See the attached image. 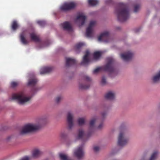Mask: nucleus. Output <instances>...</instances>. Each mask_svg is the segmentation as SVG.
<instances>
[{
    "instance_id": "1",
    "label": "nucleus",
    "mask_w": 160,
    "mask_h": 160,
    "mask_svg": "<svg viewBox=\"0 0 160 160\" xmlns=\"http://www.w3.org/2000/svg\"><path fill=\"white\" fill-rule=\"evenodd\" d=\"M118 19L120 22H124L130 17L129 11L127 4L122 3H119L116 10Z\"/></svg>"
},
{
    "instance_id": "9",
    "label": "nucleus",
    "mask_w": 160,
    "mask_h": 160,
    "mask_svg": "<svg viewBox=\"0 0 160 160\" xmlns=\"http://www.w3.org/2000/svg\"><path fill=\"white\" fill-rule=\"evenodd\" d=\"M133 56V54L131 52L128 51L122 54L121 55V57L123 60L127 61L130 60Z\"/></svg>"
},
{
    "instance_id": "7",
    "label": "nucleus",
    "mask_w": 160,
    "mask_h": 160,
    "mask_svg": "<svg viewBox=\"0 0 160 160\" xmlns=\"http://www.w3.org/2000/svg\"><path fill=\"white\" fill-rule=\"evenodd\" d=\"M74 155L78 159L83 158L84 155V152L82 146L79 147L75 150Z\"/></svg>"
},
{
    "instance_id": "13",
    "label": "nucleus",
    "mask_w": 160,
    "mask_h": 160,
    "mask_svg": "<svg viewBox=\"0 0 160 160\" xmlns=\"http://www.w3.org/2000/svg\"><path fill=\"white\" fill-rule=\"evenodd\" d=\"M91 135V133L89 132L87 135H86L82 129H80L78 130V135L77 138L78 139H82L88 138Z\"/></svg>"
},
{
    "instance_id": "21",
    "label": "nucleus",
    "mask_w": 160,
    "mask_h": 160,
    "mask_svg": "<svg viewBox=\"0 0 160 160\" xmlns=\"http://www.w3.org/2000/svg\"><path fill=\"white\" fill-rule=\"evenodd\" d=\"M30 36L31 40L35 42H40V39L39 37L37 36L35 32H32L30 33Z\"/></svg>"
},
{
    "instance_id": "10",
    "label": "nucleus",
    "mask_w": 160,
    "mask_h": 160,
    "mask_svg": "<svg viewBox=\"0 0 160 160\" xmlns=\"http://www.w3.org/2000/svg\"><path fill=\"white\" fill-rule=\"evenodd\" d=\"M84 80L86 82L87 85H84L81 84L79 85V88L82 89H86L89 88L90 87L89 83L91 81V79L87 76H85L83 78Z\"/></svg>"
},
{
    "instance_id": "31",
    "label": "nucleus",
    "mask_w": 160,
    "mask_h": 160,
    "mask_svg": "<svg viewBox=\"0 0 160 160\" xmlns=\"http://www.w3.org/2000/svg\"><path fill=\"white\" fill-rule=\"evenodd\" d=\"M96 121L95 119H92L90 122V128L91 129H92L94 128V124Z\"/></svg>"
},
{
    "instance_id": "24",
    "label": "nucleus",
    "mask_w": 160,
    "mask_h": 160,
    "mask_svg": "<svg viewBox=\"0 0 160 160\" xmlns=\"http://www.w3.org/2000/svg\"><path fill=\"white\" fill-rule=\"evenodd\" d=\"M42 153V152L38 149L34 150L32 152V156L34 158H36L40 156Z\"/></svg>"
},
{
    "instance_id": "19",
    "label": "nucleus",
    "mask_w": 160,
    "mask_h": 160,
    "mask_svg": "<svg viewBox=\"0 0 160 160\" xmlns=\"http://www.w3.org/2000/svg\"><path fill=\"white\" fill-rule=\"evenodd\" d=\"M62 25L64 29L68 31H72V28L68 22H65Z\"/></svg>"
},
{
    "instance_id": "26",
    "label": "nucleus",
    "mask_w": 160,
    "mask_h": 160,
    "mask_svg": "<svg viewBox=\"0 0 160 160\" xmlns=\"http://www.w3.org/2000/svg\"><path fill=\"white\" fill-rule=\"evenodd\" d=\"M11 27L13 30H16L18 27L17 22L16 21H13L12 22Z\"/></svg>"
},
{
    "instance_id": "29",
    "label": "nucleus",
    "mask_w": 160,
    "mask_h": 160,
    "mask_svg": "<svg viewBox=\"0 0 160 160\" xmlns=\"http://www.w3.org/2000/svg\"><path fill=\"white\" fill-rule=\"evenodd\" d=\"M78 124L79 126H81L84 124L85 123V120L83 118H80L78 120Z\"/></svg>"
},
{
    "instance_id": "36",
    "label": "nucleus",
    "mask_w": 160,
    "mask_h": 160,
    "mask_svg": "<svg viewBox=\"0 0 160 160\" xmlns=\"http://www.w3.org/2000/svg\"><path fill=\"white\" fill-rule=\"evenodd\" d=\"M106 83V79L104 77H103L101 80V84L102 85H105Z\"/></svg>"
},
{
    "instance_id": "20",
    "label": "nucleus",
    "mask_w": 160,
    "mask_h": 160,
    "mask_svg": "<svg viewBox=\"0 0 160 160\" xmlns=\"http://www.w3.org/2000/svg\"><path fill=\"white\" fill-rule=\"evenodd\" d=\"M115 97V93L112 91L108 92L105 95V98L106 99L110 100H113Z\"/></svg>"
},
{
    "instance_id": "37",
    "label": "nucleus",
    "mask_w": 160,
    "mask_h": 160,
    "mask_svg": "<svg viewBox=\"0 0 160 160\" xmlns=\"http://www.w3.org/2000/svg\"><path fill=\"white\" fill-rule=\"evenodd\" d=\"M62 99V97L61 96H58L56 98V101L57 103L59 102Z\"/></svg>"
},
{
    "instance_id": "22",
    "label": "nucleus",
    "mask_w": 160,
    "mask_h": 160,
    "mask_svg": "<svg viewBox=\"0 0 160 160\" xmlns=\"http://www.w3.org/2000/svg\"><path fill=\"white\" fill-rule=\"evenodd\" d=\"M37 82V79L35 77L33 76L29 79L28 84V85L34 86Z\"/></svg>"
},
{
    "instance_id": "5",
    "label": "nucleus",
    "mask_w": 160,
    "mask_h": 160,
    "mask_svg": "<svg viewBox=\"0 0 160 160\" xmlns=\"http://www.w3.org/2000/svg\"><path fill=\"white\" fill-rule=\"evenodd\" d=\"M128 139L126 137L124 131L121 132L118 138V145L121 147H123L128 143Z\"/></svg>"
},
{
    "instance_id": "16",
    "label": "nucleus",
    "mask_w": 160,
    "mask_h": 160,
    "mask_svg": "<svg viewBox=\"0 0 160 160\" xmlns=\"http://www.w3.org/2000/svg\"><path fill=\"white\" fill-rule=\"evenodd\" d=\"M27 31H23L20 34V38L21 42L24 45H26L29 42L25 38Z\"/></svg>"
},
{
    "instance_id": "11",
    "label": "nucleus",
    "mask_w": 160,
    "mask_h": 160,
    "mask_svg": "<svg viewBox=\"0 0 160 160\" xmlns=\"http://www.w3.org/2000/svg\"><path fill=\"white\" fill-rule=\"evenodd\" d=\"M73 118L72 114L70 112H68L67 114V120L69 129H71L73 126Z\"/></svg>"
},
{
    "instance_id": "28",
    "label": "nucleus",
    "mask_w": 160,
    "mask_h": 160,
    "mask_svg": "<svg viewBox=\"0 0 160 160\" xmlns=\"http://www.w3.org/2000/svg\"><path fill=\"white\" fill-rule=\"evenodd\" d=\"M101 55V53L100 52H96L93 53V57L95 59H98L100 58Z\"/></svg>"
},
{
    "instance_id": "12",
    "label": "nucleus",
    "mask_w": 160,
    "mask_h": 160,
    "mask_svg": "<svg viewBox=\"0 0 160 160\" xmlns=\"http://www.w3.org/2000/svg\"><path fill=\"white\" fill-rule=\"evenodd\" d=\"M109 33L107 31H105L102 33L98 37V40L99 41L103 40L106 42H108V40H105V39H108L109 38Z\"/></svg>"
},
{
    "instance_id": "43",
    "label": "nucleus",
    "mask_w": 160,
    "mask_h": 160,
    "mask_svg": "<svg viewBox=\"0 0 160 160\" xmlns=\"http://www.w3.org/2000/svg\"><path fill=\"white\" fill-rule=\"evenodd\" d=\"M139 29L136 30L135 32H138L139 31Z\"/></svg>"
},
{
    "instance_id": "8",
    "label": "nucleus",
    "mask_w": 160,
    "mask_h": 160,
    "mask_svg": "<svg viewBox=\"0 0 160 160\" xmlns=\"http://www.w3.org/2000/svg\"><path fill=\"white\" fill-rule=\"evenodd\" d=\"M96 22L95 21H91L90 22L88 27L86 29V36L88 37L92 36V28L95 25Z\"/></svg>"
},
{
    "instance_id": "4",
    "label": "nucleus",
    "mask_w": 160,
    "mask_h": 160,
    "mask_svg": "<svg viewBox=\"0 0 160 160\" xmlns=\"http://www.w3.org/2000/svg\"><path fill=\"white\" fill-rule=\"evenodd\" d=\"M40 126L36 124H28L24 126L20 131L21 135H24L35 132L40 128Z\"/></svg>"
},
{
    "instance_id": "3",
    "label": "nucleus",
    "mask_w": 160,
    "mask_h": 160,
    "mask_svg": "<svg viewBox=\"0 0 160 160\" xmlns=\"http://www.w3.org/2000/svg\"><path fill=\"white\" fill-rule=\"evenodd\" d=\"M12 99H16L19 104L24 105L28 102L31 99V97H26L23 92H21L17 94H13L12 95Z\"/></svg>"
},
{
    "instance_id": "23",
    "label": "nucleus",
    "mask_w": 160,
    "mask_h": 160,
    "mask_svg": "<svg viewBox=\"0 0 160 160\" xmlns=\"http://www.w3.org/2000/svg\"><path fill=\"white\" fill-rule=\"evenodd\" d=\"M152 80L154 83L158 82L160 81V71L156 75L153 76Z\"/></svg>"
},
{
    "instance_id": "38",
    "label": "nucleus",
    "mask_w": 160,
    "mask_h": 160,
    "mask_svg": "<svg viewBox=\"0 0 160 160\" xmlns=\"http://www.w3.org/2000/svg\"><path fill=\"white\" fill-rule=\"evenodd\" d=\"M99 148L97 146L93 148V150L95 152H97L99 151Z\"/></svg>"
},
{
    "instance_id": "17",
    "label": "nucleus",
    "mask_w": 160,
    "mask_h": 160,
    "mask_svg": "<svg viewBox=\"0 0 160 160\" xmlns=\"http://www.w3.org/2000/svg\"><path fill=\"white\" fill-rule=\"evenodd\" d=\"M66 66L67 67H69L70 66L75 64L76 61L73 58H66Z\"/></svg>"
},
{
    "instance_id": "34",
    "label": "nucleus",
    "mask_w": 160,
    "mask_h": 160,
    "mask_svg": "<svg viewBox=\"0 0 160 160\" xmlns=\"http://www.w3.org/2000/svg\"><path fill=\"white\" fill-rule=\"evenodd\" d=\"M84 45V43L82 42H80L77 44L75 46V48L77 49H79L81 47Z\"/></svg>"
},
{
    "instance_id": "18",
    "label": "nucleus",
    "mask_w": 160,
    "mask_h": 160,
    "mask_svg": "<svg viewBox=\"0 0 160 160\" xmlns=\"http://www.w3.org/2000/svg\"><path fill=\"white\" fill-rule=\"evenodd\" d=\"M53 68L52 67H45L42 68L40 70L41 74L48 73L51 72Z\"/></svg>"
},
{
    "instance_id": "42",
    "label": "nucleus",
    "mask_w": 160,
    "mask_h": 160,
    "mask_svg": "<svg viewBox=\"0 0 160 160\" xmlns=\"http://www.w3.org/2000/svg\"><path fill=\"white\" fill-rule=\"evenodd\" d=\"M61 136L62 138H64L65 136V135L64 134V132L61 133Z\"/></svg>"
},
{
    "instance_id": "40",
    "label": "nucleus",
    "mask_w": 160,
    "mask_h": 160,
    "mask_svg": "<svg viewBox=\"0 0 160 160\" xmlns=\"http://www.w3.org/2000/svg\"><path fill=\"white\" fill-rule=\"evenodd\" d=\"M106 114L107 112H103L102 113V116L103 118L105 117L106 116Z\"/></svg>"
},
{
    "instance_id": "39",
    "label": "nucleus",
    "mask_w": 160,
    "mask_h": 160,
    "mask_svg": "<svg viewBox=\"0 0 160 160\" xmlns=\"http://www.w3.org/2000/svg\"><path fill=\"white\" fill-rule=\"evenodd\" d=\"M30 158L28 157H26L22 159L21 160H30Z\"/></svg>"
},
{
    "instance_id": "35",
    "label": "nucleus",
    "mask_w": 160,
    "mask_h": 160,
    "mask_svg": "<svg viewBox=\"0 0 160 160\" xmlns=\"http://www.w3.org/2000/svg\"><path fill=\"white\" fill-rule=\"evenodd\" d=\"M18 84V82H11V86L12 88H14L17 86Z\"/></svg>"
},
{
    "instance_id": "41",
    "label": "nucleus",
    "mask_w": 160,
    "mask_h": 160,
    "mask_svg": "<svg viewBox=\"0 0 160 160\" xmlns=\"http://www.w3.org/2000/svg\"><path fill=\"white\" fill-rule=\"evenodd\" d=\"M102 127H103V124H102V123H101L99 125V126L98 127V128L99 129H100Z\"/></svg>"
},
{
    "instance_id": "25",
    "label": "nucleus",
    "mask_w": 160,
    "mask_h": 160,
    "mask_svg": "<svg viewBox=\"0 0 160 160\" xmlns=\"http://www.w3.org/2000/svg\"><path fill=\"white\" fill-rule=\"evenodd\" d=\"M60 160H69L70 158L67 155L62 153L59 154Z\"/></svg>"
},
{
    "instance_id": "30",
    "label": "nucleus",
    "mask_w": 160,
    "mask_h": 160,
    "mask_svg": "<svg viewBox=\"0 0 160 160\" xmlns=\"http://www.w3.org/2000/svg\"><path fill=\"white\" fill-rule=\"evenodd\" d=\"M158 152L157 151L154 152L152 155L149 160H155L157 157Z\"/></svg>"
},
{
    "instance_id": "33",
    "label": "nucleus",
    "mask_w": 160,
    "mask_h": 160,
    "mask_svg": "<svg viewBox=\"0 0 160 160\" xmlns=\"http://www.w3.org/2000/svg\"><path fill=\"white\" fill-rule=\"evenodd\" d=\"M37 23L42 27L44 26L46 24V22L44 21H37Z\"/></svg>"
},
{
    "instance_id": "27",
    "label": "nucleus",
    "mask_w": 160,
    "mask_h": 160,
    "mask_svg": "<svg viewBox=\"0 0 160 160\" xmlns=\"http://www.w3.org/2000/svg\"><path fill=\"white\" fill-rule=\"evenodd\" d=\"M88 3L89 5L94 6L98 4V0H88Z\"/></svg>"
},
{
    "instance_id": "14",
    "label": "nucleus",
    "mask_w": 160,
    "mask_h": 160,
    "mask_svg": "<svg viewBox=\"0 0 160 160\" xmlns=\"http://www.w3.org/2000/svg\"><path fill=\"white\" fill-rule=\"evenodd\" d=\"M89 55V52L88 51H87L85 54L84 56L82 61L81 63V65H86L87 64L89 61L88 57Z\"/></svg>"
},
{
    "instance_id": "2",
    "label": "nucleus",
    "mask_w": 160,
    "mask_h": 160,
    "mask_svg": "<svg viewBox=\"0 0 160 160\" xmlns=\"http://www.w3.org/2000/svg\"><path fill=\"white\" fill-rule=\"evenodd\" d=\"M107 60L108 62L105 65L95 69L93 71V73H96L102 70L108 71L111 73H114L115 70L113 67L114 60L112 58H108Z\"/></svg>"
},
{
    "instance_id": "15",
    "label": "nucleus",
    "mask_w": 160,
    "mask_h": 160,
    "mask_svg": "<svg viewBox=\"0 0 160 160\" xmlns=\"http://www.w3.org/2000/svg\"><path fill=\"white\" fill-rule=\"evenodd\" d=\"M86 18V17L84 15L83 13H82L77 17L76 21L79 20L81 23V25L80 26H82L85 23Z\"/></svg>"
},
{
    "instance_id": "6",
    "label": "nucleus",
    "mask_w": 160,
    "mask_h": 160,
    "mask_svg": "<svg viewBox=\"0 0 160 160\" xmlns=\"http://www.w3.org/2000/svg\"><path fill=\"white\" fill-rule=\"evenodd\" d=\"M76 5L74 2H66L61 6L60 9L62 11H67L74 9Z\"/></svg>"
},
{
    "instance_id": "32",
    "label": "nucleus",
    "mask_w": 160,
    "mask_h": 160,
    "mask_svg": "<svg viewBox=\"0 0 160 160\" xmlns=\"http://www.w3.org/2000/svg\"><path fill=\"white\" fill-rule=\"evenodd\" d=\"M140 6L139 4H137L134 7V12H137L139 10Z\"/></svg>"
}]
</instances>
